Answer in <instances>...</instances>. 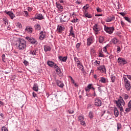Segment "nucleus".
<instances>
[{"label": "nucleus", "mask_w": 131, "mask_h": 131, "mask_svg": "<svg viewBox=\"0 0 131 131\" xmlns=\"http://www.w3.org/2000/svg\"><path fill=\"white\" fill-rule=\"evenodd\" d=\"M89 117L91 119H92V118H94V114L93 113V112H90L89 113Z\"/></svg>", "instance_id": "36"}, {"label": "nucleus", "mask_w": 131, "mask_h": 131, "mask_svg": "<svg viewBox=\"0 0 131 131\" xmlns=\"http://www.w3.org/2000/svg\"><path fill=\"white\" fill-rule=\"evenodd\" d=\"M63 29H64V27L58 25L57 29V32H58V33H61V32L63 31Z\"/></svg>", "instance_id": "17"}, {"label": "nucleus", "mask_w": 131, "mask_h": 131, "mask_svg": "<svg viewBox=\"0 0 131 131\" xmlns=\"http://www.w3.org/2000/svg\"><path fill=\"white\" fill-rule=\"evenodd\" d=\"M124 79V82L125 83V88L127 91H130V82H129V81L127 79V78H126V76H124L123 77Z\"/></svg>", "instance_id": "3"}, {"label": "nucleus", "mask_w": 131, "mask_h": 131, "mask_svg": "<svg viewBox=\"0 0 131 131\" xmlns=\"http://www.w3.org/2000/svg\"><path fill=\"white\" fill-rule=\"evenodd\" d=\"M17 49L18 50H25L26 49V41L23 39H20L18 41Z\"/></svg>", "instance_id": "2"}, {"label": "nucleus", "mask_w": 131, "mask_h": 131, "mask_svg": "<svg viewBox=\"0 0 131 131\" xmlns=\"http://www.w3.org/2000/svg\"><path fill=\"white\" fill-rule=\"evenodd\" d=\"M93 30L95 31V34H98L99 31H100V26L98 24H95L93 27Z\"/></svg>", "instance_id": "12"}, {"label": "nucleus", "mask_w": 131, "mask_h": 131, "mask_svg": "<svg viewBox=\"0 0 131 131\" xmlns=\"http://www.w3.org/2000/svg\"><path fill=\"white\" fill-rule=\"evenodd\" d=\"M120 52H121V48L119 46H117V53L119 54Z\"/></svg>", "instance_id": "41"}, {"label": "nucleus", "mask_w": 131, "mask_h": 131, "mask_svg": "<svg viewBox=\"0 0 131 131\" xmlns=\"http://www.w3.org/2000/svg\"><path fill=\"white\" fill-rule=\"evenodd\" d=\"M69 113L70 114H73L74 113V111L73 110H69Z\"/></svg>", "instance_id": "49"}, {"label": "nucleus", "mask_w": 131, "mask_h": 131, "mask_svg": "<svg viewBox=\"0 0 131 131\" xmlns=\"http://www.w3.org/2000/svg\"><path fill=\"white\" fill-rule=\"evenodd\" d=\"M114 111L116 117H118V116L119 115V112H118V110H117V108L115 107L114 110Z\"/></svg>", "instance_id": "25"}, {"label": "nucleus", "mask_w": 131, "mask_h": 131, "mask_svg": "<svg viewBox=\"0 0 131 131\" xmlns=\"http://www.w3.org/2000/svg\"><path fill=\"white\" fill-rule=\"evenodd\" d=\"M2 131H9L8 130V128H7V127H5V126H3L2 128Z\"/></svg>", "instance_id": "47"}, {"label": "nucleus", "mask_w": 131, "mask_h": 131, "mask_svg": "<svg viewBox=\"0 0 131 131\" xmlns=\"http://www.w3.org/2000/svg\"><path fill=\"white\" fill-rule=\"evenodd\" d=\"M34 28L35 30H37V31L40 30V29H41V26L39 24H36L34 25Z\"/></svg>", "instance_id": "19"}, {"label": "nucleus", "mask_w": 131, "mask_h": 131, "mask_svg": "<svg viewBox=\"0 0 131 131\" xmlns=\"http://www.w3.org/2000/svg\"><path fill=\"white\" fill-rule=\"evenodd\" d=\"M91 54H95V53H96V51H95V49L91 48Z\"/></svg>", "instance_id": "43"}, {"label": "nucleus", "mask_w": 131, "mask_h": 131, "mask_svg": "<svg viewBox=\"0 0 131 131\" xmlns=\"http://www.w3.org/2000/svg\"><path fill=\"white\" fill-rule=\"evenodd\" d=\"M78 68L81 70L82 69H83V66L81 64L80 65V66L78 67Z\"/></svg>", "instance_id": "59"}, {"label": "nucleus", "mask_w": 131, "mask_h": 131, "mask_svg": "<svg viewBox=\"0 0 131 131\" xmlns=\"http://www.w3.org/2000/svg\"><path fill=\"white\" fill-rule=\"evenodd\" d=\"M27 10L29 11V12H31V11H32V10H33V8H32L31 7H28Z\"/></svg>", "instance_id": "54"}, {"label": "nucleus", "mask_w": 131, "mask_h": 131, "mask_svg": "<svg viewBox=\"0 0 131 131\" xmlns=\"http://www.w3.org/2000/svg\"><path fill=\"white\" fill-rule=\"evenodd\" d=\"M94 63V65H95V66H99L101 64V61L96 60Z\"/></svg>", "instance_id": "38"}, {"label": "nucleus", "mask_w": 131, "mask_h": 131, "mask_svg": "<svg viewBox=\"0 0 131 131\" xmlns=\"http://www.w3.org/2000/svg\"><path fill=\"white\" fill-rule=\"evenodd\" d=\"M16 25L17 27H18V28H22V25L21 24V23L18 22L16 24Z\"/></svg>", "instance_id": "39"}, {"label": "nucleus", "mask_w": 131, "mask_h": 131, "mask_svg": "<svg viewBox=\"0 0 131 131\" xmlns=\"http://www.w3.org/2000/svg\"><path fill=\"white\" fill-rule=\"evenodd\" d=\"M115 20V16L114 15L110 16L105 19V22H111Z\"/></svg>", "instance_id": "14"}, {"label": "nucleus", "mask_w": 131, "mask_h": 131, "mask_svg": "<svg viewBox=\"0 0 131 131\" xmlns=\"http://www.w3.org/2000/svg\"><path fill=\"white\" fill-rule=\"evenodd\" d=\"M24 12L26 15V17H28V12H27V11H24Z\"/></svg>", "instance_id": "56"}, {"label": "nucleus", "mask_w": 131, "mask_h": 131, "mask_svg": "<svg viewBox=\"0 0 131 131\" xmlns=\"http://www.w3.org/2000/svg\"><path fill=\"white\" fill-rule=\"evenodd\" d=\"M33 91H35V92H38V85L37 84L35 83L33 86Z\"/></svg>", "instance_id": "24"}, {"label": "nucleus", "mask_w": 131, "mask_h": 131, "mask_svg": "<svg viewBox=\"0 0 131 131\" xmlns=\"http://www.w3.org/2000/svg\"><path fill=\"white\" fill-rule=\"evenodd\" d=\"M125 111L126 112L125 113H127V112H129L130 111V107L126 108Z\"/></svg>", "instance_id": "44"}, {"label": "nucleus", "mask_w": 131, "mask_h": 131, "mask_svg": "<svg viewBox=\"0 0 131 131\" xmlns=\"http://www.w3.org/2000/svg\"><path fill=\"white\" fill-rule=\"evenodd\" d=\"M112 42H113V43H114V45H117V43L119 42V40H118V39L115 37L112 39Z\"/></svg>", "instance_id": "23"}, {"label": "nucleus", "mask_w": 131, "mask_h": 131, "mask_svg": "<svg viewBox=\"0 0 131 131\" xmlns=\"http://www.w3.org/2000/svg\"><path fill=\"white\" fill-rule=\"evenodd\" d=\"M2 61L3 62H5V59L6 58V55L5 54H3V55H2Z\"/></svg>", "instance_id": "50"}, {"label": "nucleus", "mask_w": 131, "mask_h": 131, "mask_svg": "<svg viewBox=\"0 0 131 131\" xmlns=\"http://www.w3.org/2000/svg\"><path fill=\"white\" fill-rule=\"evenodd\" d=\"M56 83L59 88H63L64 86V84L61 81L57 80Z\"/></svg>", "instance_id": "22"}, {"label": "nucleus", "mask_w": 131, "mask_h": 131, "mask_svg": "<svg viewBox=\"0 0 131 131\" xmlns=\"http://www.w3.org/2000/svg\"><path fill=\"white\" fill-rule=\"evenodd\" d=\"M107 48H108V45H106L103 48V51L104 53H107Z\"/></svg>", "instance_id": "42"}, {"label": "nucleus", "mask_w": 131, "mask_h": 131, "mask_svg": "<svg viewBox=\"0 0 131 131\" xmlns=\"http://www.w3.org/2000/svg\"><path fill=\"white\" fill-rule=\"evenodd\" d=\"M121 25L122 26V27H123V26L125 25V24L123 21H121Z\"/></svg>", "instance_id": "60"}, {"label": "nucleus", "mask_w": 131, "mask_h": 131, "mask_svg": "<svg viewBox=\"0 0 131 131\" xmlns=\"http://www.w3.org/2000/svg\"><path fill=\"white\" fill-rule=\"evenodd\" d=\"M115 76L114 75H111V79L112 81V82H115V79H116Z\"/></svg>", "instance_id": "34"}, {"label": "nucleus", "mask_w": 131, "mask_h": 131, "mask_svg": "<svg viewBox=\"0 0 131 131\" xmlns=\"http://www.w3.org/2000/svg\"><path fill=\"white\" fill-rule=\"evenodd\" d=\"M118 63H119V64H123L124 65V64H126L127 62L124 58L119 57L118 58Z\"/></svg>", "instance_id": "13"}, {"label": "nucleus", "mask_w": 131, "mask_h": 131, "mask_svg": "<svg viewBox=\"0 0 131 131\" xmlns=\"http://www.w3.org/2000/svg\"><path fill=\"white\" fill-rule=\"evenodd\" d=\"M60 22L61 23H64V22H68L70 19V16H69V14H62L60 16Z\"/></svg>", "instance_id": "4"}, {"label": "nucleus", "mask_w": 131, "mask_h": 131, "mask_svg": "<svg viewBox=\"0 0 131 131\" xmlns=\"http://www.w3.org/2000/svg\"><path fill=\"white\" fill-rule=\"evenodd\" d=\"M79 47H80V43H78L76 45V48H77V49L79 48Z\"/></svg>", "instance_id": "62"}, {"label": "nucleus", "mask_w": 131, "mask_h": 131, "mask_svg": "<svg viewBox=\"0 0 131 131\" xmlns=\"http://www.w3.org/2000/svg\"><path fill=\"white\" fill-rule=\"evenodd\" d=\"M36 19H37L38 20H42V19H43V16H42V14H37Z\"/></svg>", "instance_id": "26"}, {"label": "nucleus", "mask_w": 131, "mask_h": 131, "mask_svg": "<svg viewBox=\"0 0 131 131\" xmlns=\"http://www.w3.org/2000/svg\"><path fill=\"white\" fill-rule=\"evenodd\" d=\"M120 14L121 16H125V13H124L123 12L120 13Z\"/></svg>", "instance_id": "64"}, {"label": "nucleus", "mask_w": 131, "mask_h": 131, "mask_svg": "<svg viewBox=\"0 0 131 131\" xmlns=\"http://www.w3.org/2000/svg\"><path fill=\"white\" fill-rule=\"evenodd\" d=\"M94 105L96 107H101L102 106V100L99 98H95Z\"/></svg>", "instance_id": "6"}, {"label": "nucleus", "mask_w": 131, "mask_h": 131, "mask_svg": "<svg viewBox=\"0 0 131 131\" xmlns=\"http://www.w3.org/2000/svg\"><path fill=\"white\" fill-rule=\"evenodd\" d=\"M97 70H99L101 73H106V67L104 65H101L98 67Z\"/></svg>", "instance_id": "9"}, {"label": "nucleus", "mask_w": 131, "mask_h": 131, "mask_svg": "<svg viewBox=\"0 0 131 131\" xmlns=\"http://www.w3.org/2000/svg\"><path fill=\"white\" fill-rule=\"evenodd\" d=\"M26 39H27V40H28V41L31 42V43H32V45H36L38 43V42L36 40V39L32 37H26Z\"/></svg>", "instance_id": "7"}, {"label": "nucleus", "mask_w": 131, "mask_h": 131, "mask_svg": "<svg viewBox=\"0 0 131 131\" xmlns=\"http://www.w3.org/2000/svg\"><path fill=\"white\" fill-rule=\"evenodd\" d=\"M53 67H54V68H55V69H56L58 68L59 67H58V66L57 65V64L54 63V64H53Z\"/></svg>", "instance_id": "58"}, {"label": "nucleus", "mask_w": 131, "mask_h": 131, "mask_svg": "<svg viewBox=\"0 0 131 131\" xmlns=\"http://www.w3.org/2000/svg\"><path fill=\"white\" fill-rule=\"evenodd\" d=\"M94 37L92 36L90 37L87 39V46L88 47H90L91 45L94 43Z\"/></svg>", "instance_id": "10"}, {"label": "nucleus", "mask_w": 131, "mask_h": 131, "mask_svg": "<svg viewBox=\"0 0 131 131\" xmlns=\"http://www.w3.org/2000/svg\"><path fill=\"white\" fill-rule=\"evenodd\" d=\"M124 100H127V99H128V95L125 94L124 96Z\"/></svg>", "instance_id": "52"}, {"label": "nucleus", "mask_w": 131, "mask_h": 131, "mask_svg": "<svg viewBox=\"0 0 131 131\" xmlns=\"http://www.w3.org/2000/svg\"><path fill=\"white\" fill-rule=\"evenodd\" d=\"M78 120L80 122V124L81 125H83V126H85V122L84 121V117L83 116H79L78 118Z\"/></svg>", "instance_id": "8"}, {"label": "nucleus", "mask_w": 131, "mask_h": 131, "mask_svg": "<svg viewBox=\"0 0 131 131\" xmlns=\"http://www.w3.org/2000/svg\"><path fill=\"white\" fill-rule=\"evenodd\" d=\"M56 69V72H58V73H59V72H61V69H60V68H57L56 69Z\"/></svg>", "instance_id": "53"}, {"label": "nucleus", "mask_w": 131, "mask_h": 131, "mask_svg": "<svg viewBox=\"0 0 131 131\" xmlns=\"http://www.w3.org/2000/svg\"><path fill=\"white\" fill-rule=\"evenodd\" d=\"M99 41L100 43H103V42H104V36H99Z\"/></svg>", "instance_id": "28"}, {"label": "nucleus", "mask_w": 131, "mask_h": 131, "mask_svg": "<svg viewBox=\"0 0 131 131\" xmlns=\"http://www.w3.org/2000/svg\"><path fill=\"white\" fill-rule=\"evenodd\" d=\"M70 77L71 79V82H72V83H73V84H74V83H75V82L74 80L73 79V78H72V77Z\"/></svg>", "instance_id": "57"}, {"label": "nucleus", "mask_w": 131, "mask_h": 131, "mask_svg": "<svg viewBox=\"0 0 131 131\" xmlns=\"http://www.w3.org/2000/svg\"><path fill=\"white\" fill-rule=\"evenodd\" d=\"M58 58L60 61H62V62H66V61H67L68 57L64 56L63 57L62 56H59Z\"/></svg>", "instance_id": "21"}, {"label": "nucleus", "mask_w": 131, "mask_h": 131, "mask_svg": "<svg viewBox=\"0 0 131 131\" xmlns=\"http://www.w3.org/2000/svg\"><path fill=\"white\" fill-rule=\"evenodd\" d=\"M24 63L25 65H28V61H27L26 60H24Z\"/></svg>", "instance_id": "63"}, {"label": "nucleus", "mask_w": 131, "mask_h": 131, "mask_svg": "<svg viewBox=\"0 0 131 131\" xmlns=\"http://www.w3.org/2000/svg\"><path fill=\"white\" fill-rule=\"evenodd\" d=\"M121 128V124L118 123L117 124V129H120Z\"/></svg>", "instance_id": "46"}, {"label": "nucleus", "mask_w": 131, "mask_h": 131, "mask_svg": "<svg viewBox=\"0 0 131 131\" xmlns=\"http://www.w3.org/2000/svg\"><path fill=\"white\" fill-rule=\"evenodd\" d=\"M30 55H32V56H34V55H36V50H31L29 52Z\"/></svg>", "instance_id": "30"}, {"label": "nucleus", "mask_w": 131, "mask_h": 131, "mask_svg": "<svg viewBox=\"0 0 131 131\" xmlns=\"http://www.w3.org/2000/svg\"><path fill=\"white\" fill-rule=\"evenodd\" d=\"M84 17H86V18H92L93 17L91 14L89 13H85L84 14Z\"/></svg>", "instance_id": "32"}, {"label": "nucleus", "mask_w": 131, "mask_h": 131, "mask_svg": "<svg viewBox=\"0 0 131 131\" xmlns=\"http://www.w3.org/2000/svg\"><path fill=\"white\" fill-rule=\"evenodd\" d=\"M32 95H33V97L34 98H35V97H36V96H37V95L36 94V93H34V92H33V93H32Z\"/></svg>", "instance_id": "61"}, {"label": "nucleus", "mask_w": 131, "mask_h": 131, "mask_svg": "<svg viewBox=\"0 0 131 131\" xmlns=\"http://www.w3.org/2000/svg\"><path fill=\"white\" fill-rule=\"evenodd\" d=\"M51 48L50 46L48 45L44 46V51L45 52H51Z\"/></svg>", "instance_id": "18"}, {"label": "nucleus", "mask_w": 131, "mask_h": 131, "mask_svg": "<svg viewBox=\"0 0 131 131\" xmlns=\"http://www.w3.org/2000/svg\"><path fill=\"white\" fill-rule=\"evenodd\" d=\"M78 21V18H76V19H74L72 20V23H76V22H77Z\"/></svg>", "instance_id": "48"}, {"label": "nucleus", "mask_w": 131, "mask_h": 131, "mask_svg": "<svg viewBox=\"0 0 131 131\" xmlns=\"http://www.w3.org/2000/svg\"><path fill=\"white\" fill-rule=\"evenodd\" d=\"M128 107L129 108H131V100L129 101V102L128 103Z\"/></svg>", "instance_id": "55"}, {"label": "nucleus", "mask_w": 131, "mask_h": 131, "mask_svg": "<svg viewBox=\"0 0 131 131\" xmlns=\"http://www.w3.org/2000/svg\"><path fill=\"white\" fill-rule=\"evenodd\" d=\"M47 64L50 67H54V64H55V63L53 61H48Z\"/></svg>", "instance_id": "31"}, {"label": "nucleus", "mask_w": 131, "mask_h": 131, "mask_svg": "<svg viewBox=\"0 0 131 131\" xmlns=\"http://www.w3.org/2000/svg\"><path fill=\"white\" fill-rule=\"evenodd\" d=\"M114 102L116 104L117 107L120 109L121 112H123V107L122 106L125 105V102L123 100L122 97L120 96L118 100H114Z\"/></svg>", "instance_id": "1"}, {"label": "nucleus", "mask_w": 131, "mask_h": 131, "mask_svg": "<svg viewBox=\"0 0 131 131\" xmlns=\"http://www.w3.org/2000/svg\"><path fill=\"white\" fill-rule=\"evenodd\" d=\"M39 34V39L40 40H43V39H45V37H46V32H44L43 31H41Z\"/></svg>", "instance_id": "15"}, {"label": "nucleus", "mask_w": 131, "mask_h": 131, "mask_svg": "<svg viewBox=\"0 0 131 131\" xmlns=\"http://www.w3.org/2000/svg\"><path fill=\"white\" fill-rule=\"evenodd\" d=\"M88 6H89V5H86V6H84L83 8V10H85V12H86V10H88V9H89V7Z\"/></svg>", "instance_id": "45"}, {"label": "nucleus", "mask_w": 131, "mask_h": 131, "mask_svg": "<svg viewBox=\"0 0 131 131\" xmlns=\"http://www.w3.org/2000/svg\"><path fill=\"white\" fill-rule=\"evenodd\" d=\"M8 19L4 18L3 20V23L5 24V25H8L9 24L8 23Z\"/></svg>", "instance_id": "33"}, {"label": "nucleus", "mask_w": 131, "mask_h": 131, "mask_svg": "<svg viewBox=\"0 0 131 131\" xmlns=\"http://www.w3.org/2000/svg\"><path fill=\"white\" fill-rule=\"evenodd\" d=\"M70 32V35H71V36H72L73 37L75 38V35L73 32V28L72 27L71 28Z\"/></svg>", "instance_id": "27"}, {"label": "nucleus", "mask_w": 131, "mask_h": 131, "mask_svg": "<svg viewBox=\"0 0 131 131\" xmlns=\"http://www.w3.org/2000/svg\"><path fill=\"white\" fill-rule=\"evenodd\" d=\"M97 12H98L99 13H100L101 12H102V9L98 7L97 9H96Z\"/></svg>", "instance_id": "51"}, {"label": "nucleus", "mask_w": 131, "mask_h": 131, "mask_svg": "<svg viewBox=\"0 0 131 131\" xmlns=\"http://www.w3.org/2000/svg\"><path fill=\"white\" fill-rule=\"evenodd\" d=\"M99 81L102 83H106V82H107V80L104 77H101Z\"/></svg>", "instance_id": "29"}, {"label": "nucleus", "mask_w": 131, "mask_h": 131, "mask_svg": "<svg viewBox=\"0 0 131 131\" xmlns=\"http://www.w3.org/2000/svg\"><path fill=\"white\" fill-rule=\"evenodd\" d=\"M5 13H6L7 15H9L11 19H13L15 18V17H16V16H15V14H14V13L12 11L7 12L6 11H5Z\"/></svg>", "instance_id": "16"}, {"label": "nucleus", "mask_w": 131, "mask_h": 131, "mask_svg": "<svg viewBox=\"0 0 131 131\" xmlns=\"http://www.w3.org/2000/svg\"><path fill=\"white\" fill-rule=\"evenodd\" d=\"M95 89H96L94 88V86H93V84H89L87 87L85 88V92H90L91 90H93V91H95Z\"/></svg>", "instance_id": "11"}, {"label": "nucleus", "mask_w": 131, "mask_h": 131, "mask_svg": "<svg viewBox=\"0 0 131 131\" xmlns=\"http://www.w3.org/2000/svg\"><path fill=\"white\" fill-rule=\"evenodd\" d=\"M104 30L107 33H108L109 34H112L114 30H115V29L114 28V27H108L106 26H104Z\"/></svg>", "instance_id": "5"}, {"label": "nucleus", "mask_w": 131, "mask_h": 131, "mask_svg": "<svg viewBox=\"0 0 131 131\" xmlns=\"http://www.w3.org/2000/svg\"><path fill=\"white\" fill-rule=\"evenodd\" d=\"M124 18L125 20H126V21H127V22H128L129 23H131L130 18H128V17H124Z\"/></svg>", "instance_id": "40"}, {"label": "nucleus", "mask_w": 131, "mask_h": 131, "mask_svg": "<svg viewBox=\"0 0 131 131\" xmlns=\"http://www.w3.org/2000/svg\"><path fill=\"white\" fill-rule=\"evenodd\" d=\"M99 57H101V58H104V54H103V51L101 50L99 52Z\"/></svg>", "instance_id": "37"}, {"label": "nucleus", "mask_w": 131, "mask_h": 131, "mask_svg": "<svg viewBox=\"0 0 131 131\" xmlns=\"http://www.w3.org/2000/svg\"><path fill=\"white\" fill-rule=\"evenodd\" d=\"M26 31H27V32H28V33H31V32H32V28H26Z\"/></svg>", "instance_id": "35"}, {"label": "nucleus", "mask_w": 131, "mask_h": 131, "mask_svg": "<svg viewBox=\"0 0 131 131\" xmlns=\"http://www.w3.org/2000/svg\"><path fill=\"white\" fill-rule=\"evenodd\" d=\"M58 3L59 2H56L55 4L58 10H59V11H61V10H63V6H62L61 4H60V3Z\"/></svg>", "instance_id": "20"}]
</instances>
